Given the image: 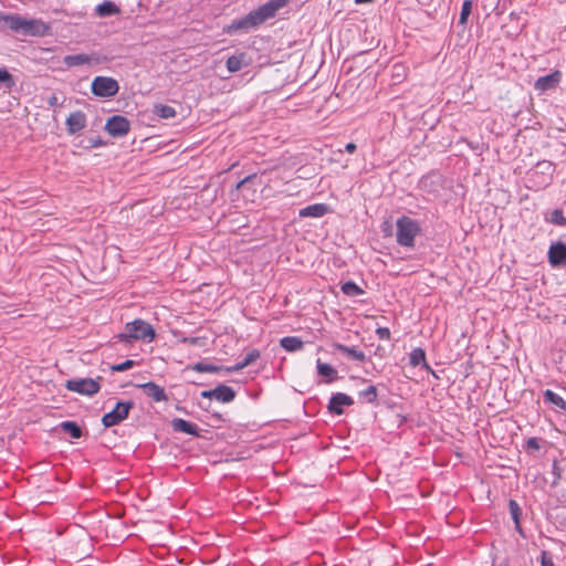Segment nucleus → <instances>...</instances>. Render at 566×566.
Wrapping results in <instances>:
<instances>
[{"instance_id":"21","label":"nucleus","mask_w":566,"mask_h":566,"mask_svg":"<svg viewBox=\"0 0 566 566\" xmlns=\"http://www.w3.org/2000/svg\"><path fill=\"white\" fill-rule=\"evenodd\" d=\"M333 346L336 350L340 352L342 354L347 355L349 358H352L354 360H358V361L366 360L365 353L356 349L355 347H348V346L339 344V343H335Z\"/></svg>"},{"instance_id":"10","label":"nucleus","mask_w":566,"mask_h":566,"mask_svg":"<svg viewBox=\"0 0 566 566\" xmlns=\"http://www.w3.org/2000/svg\"><path fill=\"white\" fill-rule=\"evenodd\" d=\"M548 262L553 268L566 264V243L558 241L553 243L547 252Z\"/></svg>"},{"instance_id":"17","label":"nucleus","mask_w":566,"mask_h":566,"mask_svg":"<svg viewBox=\"0 0 566 566\" xmlns=\"http://www.w3.org/2000/svg\"><path fill=\"white\" fill-rule=\"evenodd\" d=\"M95 13L99 18L112 17L120 13L119 7L109 0H105L95 8Z\"/></svg>"},{"instance_id":"2","label":"nucleus","mask_w":566,"mask_h":566,"mask_svg":"<svg viewBox=\"0 0 566 566\" xmlns=\"http://www.w3.org/2000/svg\"><path fill=\"white\" fill-rule=\"evenodd\" d=\"M0 28L22 36H44L50 32V25L43 20L17 13H0Z\"/></svg>"},{"instance_id":"41","label":"nucleus","mask_w":566,"mask_h":566,"mask_svg":"<svg viewBox=\"0 0 566 566\" xmlns=\"http://www.w3.org/2000/svg\"><path fill=\"white\" fill-rule=\"evenodd\" d=\"M541 564H542V566H555L552 557L549 556V554L546 551L542 552Z\"/></svg>"},{"instance_id":"39","label":"nucleus","mask_w":566,"mask_h":566,"mask_svg":"<svg viewBox=\"0 0 566 566\" xmlns=\"http://www.w3.org/2000/svg\"><path fill=\"white\" fill-rule=\"evenodd\" d=\"M376 335L379 339L388 340L390 338V331L387 327H378L376 329Z\"/></svg>"},{"instance_id":"23","label":"nucleus","mask_w":566,"mask_h":566,"mask_svg":"<svg viewBox=\"0 0 566 566\" xmlns=\"http://www.w3.org/2000/svg\"><path fill=\"white\" fill-rule=\"evenodd\" d=\"M316 368L319 376L327 378V382H331L337 378V370L327 363H323L317 359Z\"/></svg>"},{"instance_id":"3","label":"nucleus","mask_w":566,"mask_h":566,"mask_svg":"<svg viewBox=\"0 0 566 566\" xmlns=\"http://www.w3.org/2000/svg\"><path fill=\"white\" fill-rule=\"evenodd\" d=\"M421 233L420 223L410 217L402 216L396 221V241L400 247L413 249L416 238Z\"/></svg>"},{"instance_id":"36","label":"nucleus","mask_w":566,"mask_h":566,"mask_svg":"<svg viewBox=\"0 0 566 566\" xmlns=\"http://www.w3.org/2000/svg\"><path fill=\"white\" fill-rule=\"evenodd\" d=\"M536 168L541 169L542 174L547 175L548 177H551L554 172V165L551 161L544 160L537 163Z\"/></svg>"},{"instance_id":"14","label":"nucleus","mask_w":566,"mask_h":566,"mask_svg":"<svg viewBox=\"0 0 566 566\" xmlns=\"http://www.w3.org/2000/svg\"><path fill=\"white\" fill-rule=\"evenodd\" d=\"M175 432H184L189 436L200 437V430L197 424L181 418H174L170 422Z\"/></svg>"},{"instance_id":"35","label":"nucleus","mask_w":566,"mask_h":566,"mask_svg":"<svg viewBox=\"0 0 566 566\" xmlns=\"http://www.w3.org/2000/svg\"><path fill=\"white\" fill-rule=\"evenodd\" d=\"M359 397L364 398L368 403H374L377 399V388L373 385L358 392Z\"/></svg>"},{"instance_id":"32","label":"nucleus","mask_w":566,"mask_h":566,"mask_svg":"<svg viewBox=\"0 0 566 566\" xmlns=\"http://www.w3.org/2000/svg\"><path fill=\"white\" fill-rule=\"evenodd\" d=\"M14 84L12 73H0V91L3 93L10 92Z\"/></svg>"},{"instance_id":"30","label":"nucleus","mask_w":566,"mask_h":566,"mask_svg":"<svg viewBox=\"0 0 566 566\" xmlns=\"http://www.w3.org/2000/svg\"><path fill=\"white\" fill-rule=\"evenodd\" d=\"M549 221L556 226H566V202L562 208L552 211Z\"/></svg>"},{"instance_id":"40","label":"nucleus","mask_w":566,"mask_h":566,"mask_svg":"<svg viewBox=\"0 0 566 566\" xmlns=\"http://www.w3.org/2000/svg\"><path fill=\"white\" fill-rule=\"evenodd\" d=\"M87 142H88V145L86 146L87 148H97V147L105 146V142L101 137L88 138Z\"/></svg>"},{"instance_id":"15","label":"nucleus","mask_w":566,"mask_h":566,"mask_svg":"<svg viewBox=\"0 0 566 566\" xmlns=\"http://www.w3.org/2000/svg\"><path fill=\"white\" fill-rule=\"evenodd\" d=\"M560 74L562 73H548L547 75L539 77L535 82L534 88L539 93H544L548 90L556 87L557 84L560 82Z\"/></svg>"},{"instance_id":"7","label":"nucleus","mask_w":566,"mask_h":566,"mask_svg":"<svg viewBox=\"0 0 566 566\" xmlns=\"http://www.w3.org/2000/svg\"><path fill=\"white\" fill-rule=\"evenodd\" d=\"M65 387L84 396H94L101 389L99 382L92 378H72L66 380Z\"/></svg>"},{"instance_id":"45","label":"nucleus","mask_w":566,"mask_h":566,"mask_svg":"<svg viewBox=\"0 0 566 566\" xmlns=\"http://www.w3.org/2000/svg\"><path fill=\"white\" fill-rule=\"evenodd\" d=\"M48 104L51 106V107H54L59 104V98L57 96L55 95H52L48 98Z\"/></svg>"},{"instance_id":"13","label":"nucleus","mask_w":566,"mask_h":566,"mask_svg":"<svg viewBox=\"0 0 566 566\" xmlns=\"http://www.w3.org/2000/svg\"><path fill=\"white\" fill-rule=\"evenodd\" d=\"M137 387L140 388L148 398H151L156 402L166 401L168 399L165 389L153 381L139 384Z\"/></svg>"},{"instance_id":"47","label":"nucleus","mask_w":566,"mask_h":566,"mask_svg":"<svg viewBox=\"0 0 566 566\" xmlns=\"http://www.w3.org/2000/svg\"><path fill=\"white\" fill-rule=\"evenodd\" d=\"M373 1H374V0H355V2H356L357 4H360V3H370V2H373Z\"/></svg>"},{"instance_id":"11","label":"nucleus","mask_w":566,"mask_h":566,"mask_svg":"<svg viewBox=\"0 0 566 566\" xmlns=\"http://www.w3.org/2000/svg\"><path fill=\"white\" fill-rule=\"evenodd\" d=\"M87 117L82 111L72 112L66 120V130L70 135H75L86 127Z\"/></svg>"},{"instance_id":"27","label":"nucleus","mask_w":566,"mask_h":566,"mask_svg":"<svg viewBox=\"0 0 566 566\" xmlns=\"http://www.w3.org/2000/svg\"><path fill=\"white\" fill-rule=\"evenodd\" d=\"M153 113L163 119H170L176 116V109L172 106L155 104Z\"/></svg>"},{"instance_id":"38","label":"nucleus","mask_w":566,"mask_h":566,"mask_svg":"<svg viewBox=\"0 0 566 566\" xmlns=\"http://www.w3.org/2000/svg\"><path fill=\"white\" fill-rule=\"evenodd\" d=\"M553 474H554V481L552 484L556 485L558 483V481L562 479V469L559 468L557 461H554V463H553Z\"/></svg>"},{"instance_id":"4","label":"nucleus","mask_w":566,"mask_h":566,"mask_svg":"<svg viewBox=\"0 0 566 566\" xmlns=\"http://www.w3.org/2000/svg\"><path fill=\"white\" fill-rule=\"evenodd\" d=\"M156 333L153 326L144 319L137 318L133 322L126 323L123 333L118 334V338L125 343H132V340H146L153 342Z\"/></svg>"},{"instance_id":"25","label":"nucleus","mask_w":566,"mask_h":566,"mask_svg":"<svg viewBox=\"0 0 566 566\" xmlns=\"http://www.w3.org/2000/svg\"><path fill=\"white\" fill-rule=\"evenodd\" d=\"M174 336L178 338V340L182 344H189L197 347H203L207 345L206 337H187L181 332H174Z\"/></svg>"},{"instance_id":"29","label":"nucleus","mask_w":566,"mask_h":566,"mask_svg":"<svg viewBox=\"0 0 566 566\" xmlns=\"http://www.w3.org/2000/svg\"><path fill=\"white\" fill-rule=\"evenodd\" d=\"M509 510H510L511 517L514 521L515 528L520 533H522V528H521V524H520V520H521V515H522V510H521L520 505L517 504V502L515 500H510V502H509Z\"/></svg>"},{"instance_id":"24","label":"nucleus","mask_w":566,"mask_h":566,"mask_svg":"<svg viewBox=\"0 0 566 566\" xmlns=\"http://www.w3.org/2000/svg\"><path fill=\"white\" fill-rule=\"evenodd\" d=\"M543 397L546 402L553 403L559 409L566 411V400H564V398L560 397L558 394L554 392L551 389H546L543 394Z\"/></svg>"},{"instance_id":"46","label":"nucleus","mask_w":566,"mask_h":566,"mask_svg":"<svg viewBox=\"0 0 566 566\" xmlns=\"http://www.w3.org/2000/svg\"><path fill=\"white\" fill-rule=\"evenodd\" d=\"M251 179V176H248L245 177L244 179H242L240 182H238L237 185V189L241 188L243 184H245L248 180Z\"/></svg>"},{"instance_id":"22","label":"nucleus","mask_w":566,"mask_h":566,"mask_svg":"<svg viewBox=\"0 0 566 566\" xmlns=\"http://www.w3.org/2000/svg\"><path fill=\"white\" fill-rule=\"evenodd\" d=\"M280 345L286 352L293 353V352L301 350L303 348L304 343L300 337L286 336V337L281 338Z\"/></svg>"},{"instance_id":"33","label":"nucleus","mask_w":566,"mask_h":566,"mask_svg":"<svg viewBox=\"0 0 566 566\" xmlns=\"http://www.w3.org/2000/svg\"><path fill=\"white\" fill-rule=\"evenodd\" d=\"M243 60L244 54L231 55L226 63L228 71H240L243 66Z\"/></svg>"},{"instance_id":"19","label":"nucleus","mask_w":566,"mask_h":566,"mask_svg":"<svg viewBox=\"0 0 566 566\" xmlns=\"http://www.w3.org/2000/svg\"><path fill=\"white\" fill-rule=\"evenodd\" d=\"M235 395L234 389L227 385L221 384L214 388V399L223 403L231 402Z\"/></svg>"},{"instance_id":"5","label":"nucleus","mask_w":566,"mask_h":566,"mask_svg":"<svg viewBox=\"0 0 566 566\" xmlns=\"http://www.w3.org/2000/svg\"><path fill=\"white\" fill-rule=\"evenodd\" d=\"M135 407L133 400L116 402L115 407L106 412L102 418V423L105 428H111L119 424L122 421L128 418L130 410Z\"/></svg>"},{"instance_id":"31","label":"nucleus","mask_w":566,"mask_h":566,"mask_svg":"<svg viewBox=\"0 0 566 566\" xmlns=\"http://www.w3.org/2000/svg\"><path fill=\"white\" fill-rule=\"evenodd\" d=\"M340 290L347 296H358L365 293V291L353 281L343 283Z\"/></svg>"},{"instance_id":"43","label":"nucleus","mask_w":566,"mask_h":566,"mask_svg":"<svg viewBox=\"0 0 566 566\" xmlns=\"http://www.w3.org/2000/svg\"><path fill=\"white\" fill-rule=\"evenodd\" d=\"M200 396H201L202 398L214 399V388H213V389H210V390H203V391H201Z\"/></svg>"},{"instance_id":"16","label":"nucleus","mask_w":566,"mask_h":566,"mask_svg":"<svg viewBox=\"0 0 566 566\" xmlns=\"http://www.w3.org/2000/svg\"><path fill=\"white\" fill-rule=\"evenodd\" d=\"M329 211L326 203H314L302 208L298 211L301 218H321Z\"/></svg>"},{"instance_id":"20","label":"nucleus","mask_w":566,"mask_h":566,"mask_svg":"<svg viewBox=\"0 0 566 566\" xmlns=\"http://www.w3.org/2000/svg\"><path fill=\"white\" fill-rule=\"evenodd\" d=\"M409 364L413 367L422 366V368L433 373L431 367L426 361L424 350L420 347L412 349V352L409 355Z\"/></svg>"},{"instance_id":"28","label":"nucleus","mask_w":566,"mask_h":566,"mask_svg":"<svg viewBox=\"0 0 566 566\" xmlns=\"http://www.w3.org/2000/svg\"><path fill=\"white\" fill-rule=\"evenodd\" d=\"M228 366H217V365H212V364H207V363H203V361H199L197 364L193 365L192 369L198 371V373H211V374H217V373H221V371H224L226 373V368Z\"/></svg>"},{"instance_id":"9","label":"nucleus","mask_w":566,"mask_h":566,"mask_svg":"<svg viewBox=\"0 0 566 566\" xmlns=\"http://www.w3.org/2000/svg\"><path fill=\"white\" fill-rule=\"evenodd\" d=\"M99 57L96 54H72L64 57V63L69 67L87 66L94 67L98 64Z\"/></svg>"},{"instance_id":"26","label":"nucleus","mask_w":566,"mask_h":566,"mask_svg":"<svg viewBox=\"0 0 566 566\" xmlns=\"http://www.w3.org/2000/svg\"><path fill=\"white\" fill-rule=\"evenodd\" d=\"M61 429L69 433L73 439H80L83 436L82 428L75 421H63L60 424Z\"/></svg>"},{"instance_id":"8","label":"nucleus","mask_w":566,"mask_h":566,"mask_svg":"<svg viewBox=\"0 0 566 566\" xmlns=\"http://www.w3.org/2000/svg\"><path fill=\"white\" fill-rule=\"evenodd\" d=\"M104 129L109 136L120 138L129 133L130 122L125 116L113 115L107 119Z\"/></svg>"},{"instance_id":"42","label":"nucleus","mask_w":566,"mask_h":566,"mask_svg":"<svg viewBox=\"0 0 566 566\" xmlns=\"http://www.w3.org/2000/svg\"><path fill=\"white\" fill-rule=\"evenodd\" d=\"M526 447H527V449L539 450V448H541L539 439L535 438V437L530 438L526 441Z\"/></svg>"},{"instance_id":"48","label":"nucleus","mask_w":566,"mask_h":566,"mask_svg":"<svg viewBox=\"0 0 566 566\" xmlns=\"http://www.w3.org/2000/svg\"><path fill=\"white\" fill-rule=\"evenodd\" d=\"M0 71H7V69L3 67V69H0Z\"/></svg>"},{"instance_id":"12","label":"nucleus","mask_w":566,"mask_h":566,"mask_svg":"<svg viewBox=\"0 0 566 566\" xmlns=\"http://www.w3.org/2000/svg\"><path fill=\"white\" fill-rule=\"evenodd\" d=\"M354 400L350 396L343 392H337L332 395L327 408L331 413L340 416L344 413L343 407L352 406Z\"/></svg>"},{"instance_id":"34","label":"nucleus","mask_w":566,"mask_h":566,"mask_svg":"<svg viewBox=\"0 0 566 566\" xmlns=\"http://www.w3.org/2000/svg\"><path fill=\"white\" fill-rule=\"evenodd\" d=\"M472 11V1L471 0H464L462 3L460 18H459V25L465 27L469 15Z\"/></svg>"},{"instance_id":"18","label":"nucleus","mask_w":566,"mask_h":566,"mask_svg":"<svg viewBox=\"0 0 566 566\" xmlns=\"http://www.w3.org/2000/svg\"><path fill=\"white\" fill-rule=\"evenodd\" d=\"M259 357H260L259 349H252L245 355V357L241 361L237 363L233 366L227 367L226 373L230 374V373L239 371V370L245 368L247 366L253 364Z\"/></svg>"},{"instance_id":"1","label":"nucleus","mask_w":566,"mask_h":566,"mask_svg":"<svg viewBox=\"0 0 566 566\" xmlns=\"http://www.w3.org/2000/svg\"><path fill=\"white\" fill-rule=\"evenodd\" d=\"M289 1L290 0H269L244 17L234 19L229 25L224 28V31L226 33L232 35L255 29L266 20L275 17L276 12L284 8Z\"/></svg>"},{"instance_id":"37","label":"nucleus","mask_w":566,"mask_h":566,"mask_svg":"<svg viewBox=\"0 0 566 566\" xmlns=\"http://www.w3.org/2000/svg\"><path fill=\"white\" fill-rule=\"evenodd\" d=\"M135 361L132 360V359H126L125 361L120 363V364H117V365H113L111 367V369L113 371H117V373H122V371H125V370H128L130 369L132 367L135 366Z\"/></svg>"},{"instance_id":"44","label":"nucleus","mask_w":566,"mask_h":566,"mask_svg":"<svg viewBox=\"0 0 566 566\" xmlns=\"http://www.w3.org/2000/svg\"><path fill=\"white\" fill-rule=\"evenodd\" d=\"M357 149V146L355 143H347L345 145V151L353 154Z\"/></svg>"},{"instance_id":"6","label":"nucleus","mask_w":566,"mask_h":566,"mask_svg":"<svg viewBox=\"0 0 566 566\" xmlns=\"http://www.w3.org/2000/svg\"><path fill=\"white\" fill-rule=\"evenodd\" d=\"M91 90L97 97H113L118 93L119 85L113 77L96 76L92 82Z\"/></svg>"}]
</instances>
